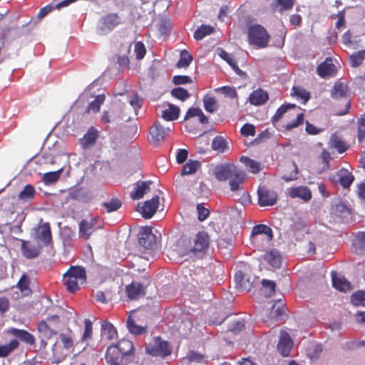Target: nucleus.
<instances>
[{
  "label": "nucleus",
  "instance_id": "1",
  "mask_svg": "<svg viewBox=\"0 0 365 365\" xmlns=\"http://www.w3.org/2000/svg\"><path fill=\"white\" fill-rule=\"evenodd\" d=\"M134 356V346L131 341L122 339L116 344L107 348L106 360L110 365L125 364Z\"/></svg>",
  "mask_w": 365,
  "mask_h": 365
},
{
  "label": "nucleus",
  "instance_id": "2",
  "mask_svg": "<svg viewBox=\"0 0 365 365\" xmlns=\"http://www.w3.org/2000/svg\"><path fill=\"white\" fill-rule=\"evenodd\" d=\"M87 279L86 269L81 266H71L63 276V284L68 292L75 293Z\"/></svg>",
  "mask_w": 365,
  "mask_h": 365
},
{
  "label": "nucleus",
  "instance_id": "3",
  "mask_svg": "<svg viewBox=\"0 0 365 365\" xmlns=\"http://www.w3.org/2000/svg\"><path fill=\"white\" fill-rule=\"evenodd\" d=\"M31 237L43 247L49 246L53 243L51 225L48 222H43L42 219L31 232Z\"/></svg>",
  "mask_w": 365,
  "mask_h": 365
},
{
  "label": "nucleus",
  "instance_id": "4",
  "mask_svg": "<svg viewBox=\"0 0 365 365\" xmlns=\"http://www.w3.org/2000/svg\"><path fill=\"white\" fill-rule=\"evenodd\" d=\"M210 236L205 231L198 232L188 248L187 253H191L195 257L202 258L208 251Z\"/></svg>",
  "mask_w": 365,
  "mask_h": 365
},
{
  "label": "nucleus",
  "instance_id": "5",
  "mask_svg": "<svg viewBox=\"0 0 365 365\" xmlns=\"http://www.w3.org/2000/svg\"><path fill=\"white\" fill-rule=\"evenodd\" d=\"M248 42L257 48H265L269 41L270 36L265 28L259 24L248 28Z\"/></svg>",
  "mask_w": 365,
  "mask_h": 365
},
{
  "label": "nucleus",
  "instance_id": "6",
  "mask_svg": "<svg viewBox=\"0 0 365 365\" xmlns=\"http://www.w3.org/2000/svg\"><path fill=\"white\" fill-rule=\"evenodd\" d=\"M258 205L260 207L272 206L277 200L278 195L276 191L267 186H259L257 190Z\"/></svg>",
  "mask_w": 365,
  "mask_h": 365
},
{
  "label": "nucleus",
  "instance_id": "7",
  "mask_svg": "<svg viewBox=\"0 0 365 365\" xmlns=\"http://www.w3.org/2000/svg\"><path fill=\"white\" fill-rule=\"evenodd\" d=\"M145 349L150 355L162 357L169 356L172 351L168 342L162 341L160 338L155 339L154 344H149Z\"/></svg>",
  "mask_w": 365,
  "mask_h": 365
},
{
  "label": "nucleus",
  "instance_id": "8",
  "mask_svg": "<svg viewBox=\"0 0 365 365\" xmlns=\"http://www.w3.org/2000/svg\"><path fill=\"white\" fill-rule=\"evenodd\" d=\"M272 238V230L269 226L259 224L253 227L251 233L252 243H257L259 240H265L266 243H269Z\"/></svg>",
  "mask_w": 365,
  "mask_h": 365
},
{
  "label": "nucleus",
  "instance_id": "9",
  "mask_svg": "<svg viewBox=\"0 0 365 365\" xmlns=\"http://www.w3.org/2000/svg\"><path fill=\"white\" fill-rule=\"evenodd\" d=\"M21 243L22 255L28 259L38 257L41 254L42 247H43L36 242L34 243L30 240H21Z\"/></svg>",
  "mask_w": 365,
  "mask_h": 365
},
{
  "label": "nucleus",
  "instance_id": "10",
  "mask_svg": "<svg viewBox=\"0 0 365 365\" xmlns=\"http://www.w3.org/2000/svg\"><path fill=\"white\" fill-rule=\"evenodd\" d=\"M159 206V197L154 196L151 200H146L143 206L138 205L136 211L140 212L145 219H150L156 212Z\"/></svg>",
  "mask_w": 365,
  "mask_h": 365
},
{
  "label": "nucleus",
  "instance_id": "11",
  "mask_svg": "<svg viewBox=\"0 0 365 365\" xmlns=\"http://www.w3.org/2000/svg\"><path fill=\"white\" fill-rule=\"evenodd\" d=\"M157 242V237L153 233L152 228L143 227L138 234L139 244L146 249H153Z\"/></svg>",
  "mask_w": 365,
  "mask_h": 365
},
{
  "label": "nucleus",
  "instance_id": "12",
  "mask_svg": "<svg viewBox=\"0 0 365 365\" xmlns=\"http://www.w3.org/2000/svg\"><path fill=\"white\" fill-rule=\"evenodd\" d=\"M237 169L238 168L233 164L220 165L215 168L213 174L219 181H225L229 180Z\"/></svg>",
  "mask_w": 365,
  "mask_h": 365
},
{
  "label": "nucleus",
  "instance_id": "13",
  "mask_svg": "<svg viewBox=\"0 0 365 365\" xmlns=\"http://www.w3.org/2000/svg\"><path fill=\"white\" fill-rule=\"evenodd\" d=\"M170 130V128H165L159 121L155 122L150 128V141L155 145H158L165 139Z\"/></svg>",
  "mask_w": 365,
  "mask_h": 365
},
{
  "label": "nucleus",
  "instance_id": "14",
  "mask_svg": "<svg viewBox=\"0 0 365 365\" xmlns=\"http://www.w3.org/2000/svg\"><path fill=\"white\" fill-rule=\"evenodd\" d=\"M102 26L100 28L101 34H104L111 31L120 24V18L117 14H108L101 19Z\"/></svg>",
  "mask_w": 365,
  "mask_h": 365
},
{
  "label": "nucleus",
  "instance_id": "15",
  "mask_svg": "<svg viewBox=\"0 0 365 365\" xmlns=\"http://www.w3.org/2000/svg\"><path fill=\"white\" fill-rule=\"evenodd\" d=\"M98 220L96 218L90 220H82L79 224V237L88 240L96 230V228H101V225L96 227Z\"/></svg>",
  "mask_w": 365,
  "mask_h": 365
},
{
  "label": "nucleus",
  "instance_id": "16",
  "mask_svg": "<svg viewBox=\"0 0 365 365\" xmlns=\"http://www.w3.org/2000/svg\"><path fill=\"white\" fill-rule=\"evenodd\" d=\"M336 71V67L329 57L326 58L317 68V73L322 78L335 76Z\"/></svg>",
  "mask_w": 365,
  "mask_h": 365
},
{
  "label": "nucleus",
  "instance_id": "17",
  "mask_svg": "<svg viewBox=\"0 0 365 365\" xmlns=\"http://www.w3.org/2000/svg\"><path fill=\"white\" fill-rule=\"evenodd\" d=\"M288 195L294 198H299L304 202L309 201L312 197L310 189L307 186L292 187L287 189Z\"/></svg>",
  "mask_w": 365,
  "mask_h": 365
},
{
  "label": "nucleus",
  "instance_id": "18",
  "mask_svg": "<svg viewBox=\"0 0 365 365\" xmlns=\"http://www.w3.org/2000/svg\"><path fill=\"white\" fill-rule=\"evenodd\" d=\"M99 136V133L93 126L90 127L83 138L79 139V144L84 150L93 146Z\"/></svg>",
  "mask_w": 365,
  "mask_h": 365
},
{
  "label": "nucleus",
  "instance_id": "19",
  "mask_svg": "<svg viewBox=\"0 0 365 365\" xmlns=\"http://www.w3.org/2000/svg\"><path fill=\"white\" fill-rule=\"evenodd\" d=\"M293 344V341L289 334L285 331H282L277 344V349L281 354L284 356H288L290 354Z\"/></svg>",
  "mask_w": 365,
  "mask_h": 365
},
{
  "label": "nucleus",
  "instance_id": "20",
  "mask_svg": "<svg viewBox=\"0 0 365 365\" xmlns=\"http://www.w3.org/2000/svg\"><path fill=\"white\" fill-rule=\"evenodd\" d=\"M145 289L142 284L133 282L125 287L127 296L130 299H137L145 295Z\"/></svg>",
  "mask_w": 365,
  "mask_h": 365
},
{
  "label": "nucleus",
  "instance_id": "21",
  "mask_svg": "<svg viewBox=\"0 0 365 365\" xmlns=\"http://www.w3.org/2000/svg\"><path fill=\"white\" fill-rule=\"evenodd\" d=\"M38 337L41 339V344L46 346L47 341L56 334L55 331L51 329L45 321H41L38 324Z\"/></svg>",
  "mask_w": 365,
  "mask_h": 365
},
{
  "label": "nucleus",
  "instance_id": "22",
  "mask_svg": "<svg viewBox=\"0 0 365 365\" xmlns=\"http://www.w3.org/2000/svg\"><path fill=\"white\" fill-rule=\"evenodd\" d=\"M245 178V172L241 169H237L235 174L229 179L230 190L235 192L242 189V185Z\"/></svg>",
  "mask_w": 365,
  "mask_h": 365
},
{
  "label": "nucleus",
  "instance_id": "23",
  "mask_svg": "<svg viewBox=\"0 0 365 365\" xmlns=\"http://www.w3.org/2000/svg\"><path fill=\"white\" fill-rule=\"evenodd\" d=\"M282 179L289 182L297 179L298 168L294 162L286 163L282 167Z\"/></svg>",
  "mask_w": 365,
  "mask_h": 365
},
{
  "label": "nucleus",
  "instance_id": "24",
  "mask_svg": "<svg viewBox=\"0 0 365 365\" xmlns=\"http://www.w3.org/2000/svg\"><path fill=\"white\" fill-rule=\"evenodd\" d=\"M328 147L331 150H336L338 153H343L349 149L347 143L336 134H333L328 142Z\"/></svg>",
  "mask_w": 365,
  "mask_h": 365
},
{
  "label": "nucleus",
  "instance_id": "25",
  "mask_svg": "<svg viewBox=\"0 0 365 365\" xmlns=\"http://www.w3.org/2000/svg\"><path fill=\"white\" fill-rule=\"evenodd\" d=\"M268 98V93L261 88L252 91L249 96L250 103L254 106L263 105L267 101Z\"/></svg>",
  "mask_w": 365,
  "mask_h": 365
},
{
  "label": "nucleus",
  "instance_id": "26",
  "mask_svg": "<svg viewBox=\"0 0 365 365\" xmlns=\"http://www.w3.org/2000/svg\"><path fill=\"white\" fill-rule=\"evenodd\" d=\"M150 181H138L134 186L133 190L130 193V197L133 200H139L143 197L145 193L150 190Z\"/></svg>",
  "mask_w": 365,
  "mask_h": 365
},
{
  "label": "nucleus",
  "instance_id": "27",
  "mask_svg": "<svg viewBox=\"0 0 365 365\" xmlns=\"http://www.w3.org/2000/svg\"><path fill=\"white\" fill-rule=\"evenodd\" d=\"M180 108L171 103H168V108L160 110V116L165 120L172 121L178 118Z\"/></svg>",
  "mask_w": 365,
  "mask_h": 365
},
{
  "label": "nucleus",
  "instance_id": "28",
  "mask_svg": "<svg viewBox=\"0 0 365 365\" xmlns=\"http://www.w3.org/2000/svg\"><path fill=\"white\" fill-rule=\"evenodd\" d=\"M235 281L238 289L247 292L250 291L252 288V282L250 281L249 278H245V276L242 271H238L235 273Z\"/></svg>",
  "mask_w": 365,
  "mask_h": 365
},
{
  "label": "nucleus",
  "instance_id": "29",
  "mask_svg": "<svg viewBox=\"0 0 365 365\" xmlns=\"http://www.w3.org/2000/svg\"><path fill=\"white\" fill-rule=\"evenodd\" d=\"M336 175L339 178L341 185L344 188H348L354 180L352 173L345 168L340 169L336 173Z\"/></svg>",
  "mask_w": 365,
  "mask_h": 365
},
{
  "label": "nucleus",
  "instance_id": "30",
  "mask_svg": "<svg viewBox=\"0 0 365 365\" xmlns=\"http://www.w3.org/2000/svg\"><path fill=\"white\" fill-rule=\"evenodd\" d=\"M10 333L26 344L33 345L35 343L34 336L26 330L13 328L10 329Z\"/></svg>",
  "mask_w": 365,
  "mask_h": 365
},
{
  "label": "nucleus",
  "instance_id": "31",
  "mask_svg": "<svg viewBox=\"0 0 365 365\" xmlns=\"http://www.w3.org/2000/svg\"><path fill=\"white\" fill-rule=\"evenodd\" d=\"M36 194L35 187L31 184H27L19 192L18 198L21 201L30 202L35 198Z\"/></svg>",
  "mask_w": 365,
  "mask_h": 365
},
{
  "label": "nucleus",
  "instance_id": "32",
  "mask_svg": "<svg viewBox=\"0 0 365 365\" xmlns=\"http://www.w3.org/2000/svg\"><path fill=\"white\" fill-rule=\"evenodd\" d=\"M117 336V331L114 326L110 323L105 322L101 326V338L102 339L111 340Z\"/></svg>",
  "mask_w": 365,
  "mask_h": 365
},
{
  "label": "nucleus",
  "instance_id": "33",
  "mask_svg": "<svg viewBox=\"0 0 365 365\" xmlns=\"http://www.w3.org/2000/svg\"><path fill=\"white\" fill-rule=\"evenodd\" d=\"M294 0H274L271 4L272 10L274 12H282L292 9Z\"/></svg>",
  "mask_w": 365,
  "mask_h": 365
},
{
  "label": "nucleus",
  "instance_id": "34",
  "mask_svg": "<svg viewBox=\"0 0 365 365\" xmlns=\"http://www.w3.org/2000/svg\"><path fill=\"white\" fill-rule=\"evenodd\" d=\"M264 259L272 267H279L282 262V257L277 250H271L264 255Z\"/></svg>",
  "mask_w": 365,
  "mask_h": 365
},
{
  "label": "nucleus",
  "instance_id": "35",
  "mask_svg": "<svg viewBox=\"0 0 365 365\" xmlns=\"http://www.w3.org/2000/svg\"><path fill=\"white\" fill-rule=\"evenodd\" d=\"M106 100V96L104 94L98 95L95 99L89 103L86 109L85 110V113H89L91 112L98 113L99 112L101 106L104 103Z\"/></svg>",
  "mask_w": 365,
  "mask_h": 365
},
{
  "label": "nucleus",
  "instance_id": "36",
  "mask_svg": "<svg viewBox=\"0 0 365 365\" xmlns=\"http://www.w3.org/2000/svg\"><path fill=\"white\" fill-rule=\"evenodd\" d=\"M212 148L220 153L228 150V145L226 140L221 135L215 136L212 140Z\"/></svg>",
  "mask_w": 365,
  "mask_h": 365
},
{
  "label": "nucleus",
  "instance_id": "37",
  "mask_svg": "<svg viewBox=\"0 0 365 365\" xmlns=\"http://www.w3.org/2000/svg\"><path fill=\"white\" fill-rule=\"evenodd\" d=\"M201 163L198 160H189L182 167L181 175L194 174L200 168Z\"/></svg>",
  "mask_w": 365,
  "mask_h": 365
},
{
  "label": "nucleus",
  "instance_id": "38",
  "mask_svg": "<svg viewBox=\"0 0 365 365\" xmlns=\"http://www.w3.org/2000/svg\"><path fill=\"white\" fill-rule=\"evenodd\" d=\"M348 92V86L341 82H335L331 95L334 98H339L346 96Z\"/></svg>",
  "mask_w": 365,
  "mask_h": 365
},
{
  "label": "nucleus",
  "instance_id": "39",
  "mask_svg": "<svg viewBox=\"0 0 365 365\" xmlns=\"http://www.w3.org/2000/svg\"><path fill=\"white\" fill-rule=\"evenodd\" d=\"M205 110L208 113H214L219 108V103L214 96L206 95L203 97Z\"/></svg>",
  "mask_w": 365,
  "mask_h": 365
},
{
  "label": "nucleus",
  "instance_id": "40",
  "mask_svg": "<svg viewBox=\"0 0 365 365\" xmlns=\"http://www.w3.org/2000/svg\"><path fill=\"white\" fill-rule=\"evenodd\" d=\"M240 162L244 163L250 173L256 174L260 171L259 163L247 156H242L240 158Z\"/></svg>",
  "mask_w": 365,
  "mask_h": 365
},
{
  "label": "nucleus",
  "instance_id": "41",
  "mask_svg": "<svg viewBox=\"0 0 365 365\" xmlns=\"http://www.w3.org/2000/svg\"><path fill=\"white\" fill-rule=\"evenodd\" d=\"M332 284L335 289L341 292H345L346 291H349L351 289L350 282L345 278H338L333 276Z\"/></svg>",
  "mask_w": 365,
  "mask_h": 365
},
{
  "label": "nucleus",
  "instance_id": "42",
  "mask_svg": "<svg viewBox=\"0 0 365 365\" xmlns=\"http://www.w3.org/2000/svg\"><path fill=\"white\" fill-rule=\"evenodd\" d=\"M214 31L215 29L212 26L202 24L197 29L193 36L197 41L202 40L206 36L212 34Z\"/></svg>",
  "mask_w": 365,
  "mask_h": 365
},
{
  "label": "nucleus",
  "instance_id": "43",
  "mask_svg": "<svg viewBox=\"0 0 365 365\" xmlns=\"http://www.w3.org/2000/svg\"><path fill=\"white\" fill-rule=\"evenodd\" d=\"M19 345L16 339L11 340L9 344L0 346V357H6Z\"/></svg>",
  "mask_w": 365,
  "mask_h": 365
},
{
  "label": "nucleus",
  "instance_id": "44",
  "mask_svg": "<svg viewBox=\"0 0 365 365\" xmlns=\"http://www.w3.org/2000/svg\"><path fill=\"white\" fill-rule=\"evenodd\" d=\"M63 171V168H61L54 172H48L43 174L42 180L46 185L56 182L60 178L61 174Z\"/></svg>",
  "mask_w": 365,
  "mask_h": 365
},
{
  "label": "nucleus",
  "instance_id": "45",
  "mask_svg": "<svg viewBox=\"0 0 365 365\" xmlns=\"http://www.w3.org/2000/svg\"><path fill=\"white\" fill-rule=\"evenodd\" d=\"M127 327L130 333L135 335L143 334L146 331V328L145 327L135 324L133 319L130 317H128V318Z\"/></svg>",
  "mask_w": 365,
  "mask_h": 365
},
{
  "label": "nucleus",
  "instance_id": "46",
  "mask_svg": "<svg viewBox=\"0 0 365 365\" xmlns=\"http://www.w3.org/2000/svg\"><path fill=\"white\" fill-rule=\"evenodd\" d=\"M170 94L173 97L181 101H185L190 96L189 92L182 87H177L173 88L170 91Z\"/></svg>",
  "mask_w": 365,
  "mask_h": 365
},
{
  "label": "nucleus",
  "instance_id": "47",
  "mask_svg": "<svg viewBox=\"0 0 365 365\" xmlns=\"http://www.w3.org/2000/svg\"><path fill=\"white\" fill-rule=\"evenodd\" d=\"M297 106L295 104H291L288 103L286 105L281 106L276 111L275 114L272 118V122H277L279 120L282 115L289 110L291 108H295Z\"/></svg>",
  "mask_w": 365,
  "mask_h": 365
},
{
  "label": "nucleus",
  "instance_id": "48",
  "mask_svg": "<svg viewBox=\"0 0 365 365\" xmlns=\"http://www.w3.org/2000/svg\"><path fill=\"white\" fill-rule=\"evenodd\" d=\"M365 59V50L354 53L350 56L351 65L353 67H357L362 64Z\"/></svg>",
  "mask_w": 365,
  "mask_h": 365
},
{
  "label": "nucleus",
  "instance_id": "49",
  "mask_svg": "<svg viewBox=\"0 0 365 365\" xmlns=\"http://www.w3.org/2000/svg\"><path fill=\"white\" fill-rule=\"evenodd\" d=\"M192 61V56L190 53L186 50H182L180 52V60L178 61L177 66L179 68L187 67L191 63Z\"/></svg>",
  "mask_w": 365,
  "mask_h": 365
},
{
  "label": "nucleus",
  "instance_id": "50",
  "mask_svg": "<svg viewBox=\"0 0 365 365\" xmlns=\"http://www.w3.org/2000/svg\"><path fill=\"white\" fill-rule=\"evenodd\" d=\"M356 242L354 244V252L361 254V250L365 249V232H360L356 235Z\"/></svg>",
  "mask_w": 365,
  "mask_h": 365
},
{
  "label": "nucleus",
  "instance_id": "51",
  "mask_svg": "<svg viewBox=\"0 0 365 365\" xmlns=\"http://www.w3.org/2000/svg\"><path fill=\"white\" fill-rule=\"evenodd\" d=\"M292 91L293 95H294L298 99L302 100L304 103L307 102L310 98V93L301 87L294 86L292 88Z\"/></svg>",
  "mask_w": 365,
  "mask_h": 365
},
{
  "label": "nucleus",
  "instance_id": "52",
  "mask_svg": "<svg viewBox=\"0 0 365 365\" xmlns=\"http://www.w3.org/2000/svg\"><path fill=\"white\" fill-rule=\"evenodd\" d=\"M102 205L108 212H111L118 210L121 207L122 203L118 198H113L108 202H103Z\"/></svg>",
  "mask_w": 365,
  "mask_h": 365
},
{
  "label": "nucleus",
  "instance_id": "53",
  "mask_svg": "<svg viewBox=\"0 0 365 365\" xmlns=\"http://www.w3.org/2000/svg\"><path fill=\"white\" fill-rule=\"evenodd\" d=\"M351 300L355 306L365 307V292L359 291L354 293L351 295Z\"/></svg>",
  "mask_w": 365,
  "mask_h": 365
},
{
  "label": "nucleus",
  "instance_id": "54",
  "mask_svg": "<svg viewBox=\"0 0 365 365\" xmlns=\"http://www.w3.org/2000/svg\"><path fill=\"white\" fill-rule=\"evenodd\" d=\"M365 139V113L358 120V140L362 142Z\"/></svg>",
  "mask_w": 365,
  "mask_h": 365
},
{
  "label": "nucleus",
  "instance_id": "55",
  "mask_svg": "<svg viewBox=\"0 0 365 365\" xmlns=\"http://www.w3.org/2000/svg\"><path fill=\"white\" fill-rule=\"evenodd\" d=\"M30 282H31L30 278L24 274L21 275L20 279L19 280V282L17 283V287L21 292H27V291L30 292L31 291V289H29Z\"/></svg>",
  "mask_w": 365,
  "mask_h": 365
},
{
  "label": "nucleus",
  "instance_id": "56",
  "mask_svg": "<svg viewBox=\"0 0 365 365\" xmlns=\"http://www.w3.org/2000/svg\"><path fill=\"white\" fill-rule=\"evenodd\" d=\"M262 285L267 289V297H270L275 292L276 284L274 282L268 279H262Z\"/></svg>",
  "mask_w": 365,
  "mask_h": 365
},
{
  "label": "nucleus",
  "instance_id": "57",
  "mask_svg": "<svg viewBox=\"0 0 365 365\" xmlns=\"http://www.w3.org/2000/svg\"><path fill=\"white\" fill-rule=\"evenodd\" d=\"M304 120V114L302 113H298L297 115V118L295 120H292L291 122L287 123L284 125V128L287 130H290L294 128L298 127L299 125L303 123Z\"/></svg>",
  "mask_w": 365,
  "mask_h": 365
},
{
  "label": "nucleus",
  "instance_id": "58",
  "mask_svg": "<svg viewBox=\"0 0 365 365\" xmlns=\"http://www.w3.org/2000/svg\"><path fill=\"white\" fill-rule=\"evenodd\" d=\"M278 306L276 308V304H274L272 306V310H271V314L272 317L274 318L275 320H278L279 317L282 316L284 313V304L281 300L278 301Z\"/></svg>",
  "mask_w": 365,
  "mask_h": 365
},
{
  "label": "nucleus",
  "instance_id": "59",
  "mask_svg": "<svg viewBox=\"0 0 365 365\" xmlns=\"http://www.w3.org/2000/svg\"><path fill=\"white\" fill-rule=\"evenodd\" d=\"M217 91H220L225 96L229 97L231 99L235 98L237 97V93L235 87L230 86H222L216 89Z\"/></svg>",
  "mask_w": 365,
  "mask_h": 365
},
{
  "label": "nucleus",
  "instance_id": "60",
  "mask_svg": "<svg viewBox=\"0 0 365 365\" xmlns=\"http://www.w3.org/2000/svg\"><path fill=\"white\" fill-rule=\"evenodd\" d=\"M241 135L244 137L254 136L256 133L255 127L250 123H245L240 129Z\"/></svg>",
  "mask_w": 365,
  "mask_h": 365
},
{
  "label": "nucleus",
  "instance_id": "61",
  "mask_svg": "<svg viewBox=\"0 0 365 365\" xmlns=\"http://www.w3.org/2000/svg\"><path fill=\"white\" fill-rule=\"evenodd\" d=\"M134 51L136 55V58L140 60L144 58L146 53V49L143 42L137 41L135 43Z\"/></svg>",
  "mask_w": 365,
  "mask_h": 365
},
{
  "label": "nucleus",
  "instance_id": "62",
  "mask_svg": "<svg viewBox=\"0 0 365 365\" xmlns=\"http://www.w3.org/2000/svg\"><path fill=\"white\" fill-rule=\"evenodd\" d=\"M307 227L304 221L302 220H299L294 221L291 225V230L293 232L294 235L297 236L299 232H303L305 230Z\"/></svg>",
  "mask_w": 365,
  "mask_h": 365
},
{
  "label": "nucleus",
  "instance_id": "63",
  "mask_svg": "<svg viewBox=\"0 0 365 365\" xmlns=\"http://www.w3.org/2000/svg\"><path fill=\"white\" fill-rule=\"evenodd\" d=\"M243 329H245V323L242 320H235L228 327V330L235 334H238Z\"/></svg>",
  "mask_w": 365,
  "mask_h": 365
},
{
  "label": "nucleus",
  "instance_id": "64",
  "mask_svg": "<svg viewBox=\"0 0 365 365\" xmlns=\"http://www.w3.org/2000/svg\"><path fill=\"white\" fill-rule=\"evenodd\" d=\"M10 308L9 299L4 296H0V316H4Z\"/></svg>",
  "mask_w": 365,
  "mask_h": 365
}]
</instances>
